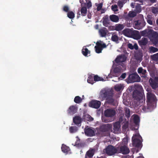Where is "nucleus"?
Returning a JSON list of instances; mask_svg holds the SVG:
<instances>
[{
	"mask_svg": "<svg viewBox=\"0 0 158 158\" xmlns=\"http://www.w3.org/2000/svg\"><path fill=\"white\" fill-rule=\"evenodd\" d=\"M111 40L112 41L118 43L119 37L118 35L113 33L112 34V36L111 38Z\"/></svg>",
	"mask_w": 158,
	"mask_h": 158,
	"instance_id": "nucleus-32",
	"label": "nucleus"
},
{
	"mask_svg": "<svg viewBox=\"0 0 158 158\" xmlns=\"http://www.w3.org/2000/svg\"><path fill=\"white\" fill-rule=\"evenodd\" d=\"M61 150L63 152L67 153L70 150V148L69 147L65 145H62L61 147Z\"/></svg>",
	"mask_w": 158,
	"mask_h": 158,
	"instance_id": "nucleus-34",
	"label": "nucleus"
},
{
	"mask_svg": "<svg viewBox=\"0 0 158 158\" xmlns=\"http://www.w3.org/2000/svg\"><path fill=\"white\" fill-rule=\"evenodd\" d=\"M146 97L147 104L154 107L156 104L157 101L155 95L151 92H148L147 93Z\"/></svg>",
	"mask_w": 158,
	"mask_h": 158,
	"instance_id": "nucleus-3",
	"label": "nucleus"
},
{
	"mask_svg": "<svg viewBox=\"0 0 158 158\" xmlns=\"http://www.w3.org/2000/svg\"><path fill=\"white\" fill-rule=\"evenodd\" d=\"M77 139L75 142L74 146H76L78 148H83L85 147L86 145V144L84 142H81L80 139L78 137H77Z\"/></svg>",
	"mask_w": 158,
	"mask_h": 158,
	"instance_id": "nucleus-18",
	"label": "nucleus"
},
{
	"mask_svg": "<svg viewBox=\"0 0 158 158\" xmlns=\"http://www.w3.org/2000/svg\"><path fill=\"white\" fill-rule=\"evenodd\" d=\"M101 105L100 101L97 100H93L89 103V106L95 109L99 108Z\"/></svg>",
	"mask_w": 158,
	"mask_h": 158,
	"instance_id": "nucleus-12",
	"label": "nucleus"
},
{
	"mask_svg": "<svg viewBox=\"0 0 158 158\" xmlns=\"http://www.w3.org/2000/svg\"><path fill=\"white\" fill-rule=\"evenodd\" d=\"M122 70V69L121 68L117 67L114 69V72L115 75H116L117 73H119L121 72Z\"/></svg>",
	"mask_w": 158,
	"mask_h": 158,
	"instance_id": "nucleus-49",
	"label": "nucleus"
},
{
	"mask_svg": "<svg viewBox=\"0 0 158 158\" xmlns=\"http://www.w3.org/2000/svg\"><path fill=\"white\" fill-rule=\"evenodd\" d=\"M80 2L81 4V6H83V4L84 5H85L86 4V2H84L83 0H80Z\"/></svg>",
	"mask_w": 158,
	"mask_h": 158,
	"instance_id": "nucleus-62",
	"label": "nucleus"
},
{
	"mask_svg": "<svg viewBox=\"0 0 158 158\" xmlns=\"http://www.w3.org/2000/svg\"><path fill=\"white\" fill-rule=\"evenodd\" d=\"M148 43V40L147 38L143 37L141 40H139L138 42L139 45L140 46H145Z\"/></svg>",
	"mask_w": 158,
	"mask_h": 158,
	"instance_id": "nucleus-24",
	"label": "nucleus"
},
{
	"mask_svg": "<svg viewBox=\"0 0 158 158\" xmlns=\"http://www.w3.org/2000/svg\"><path fill=\"white\" fill-rule=\"evenodd\" d=\"M77 110V107L75 106L72 105L70 106L67 111L68 114L70 115H72L75 114Z\"/></svg>",
	"mask_w": 158,
	"mask_h": 158,
	"instance_id": "nucleus-17",
	"label": "nucleus"
},
{
	"mask_svg": "<svg viewBox=\"0 0 158 158\" xmlns=\"http://www.w3.org/2000/svg\"><path fill=\"white\" fill-rule=\"evenodd\" d=\"M154 107L150 105H147V106H143L142 107V110L145 112H148L150 111L151 109L153 108Z\"/></svg>",
	"mask_w": 158,
	"mask_h": 158,
	"instance_id": "nucleus-31",
	"label": "nucleus"
},
{
	"mask_svg": "<svg viewBox=\"0 0 158 158\" xmlns=\"http://www.w3.org/2000/svg\"><path fill=\"white\" fill-rule=\"evenodd\" d=\"M105 150L106 153L109 156L118 154L117 144L115 147L112 145H109L106 148Z\"/></svg>",
	"mask_w": 158,
	"mask_h": 158,
	"instance_id": "nucleus-4",
	"label": "nucleus"
},
{
	"mask_svg": "<svg viewBox=\"0 0 158 158\" xmlns=\"http://www.w3.org/2000/svg\"><path fill=\"white\" fill-rule=\"evenodd\" d=\"M136 15V13L134 11H130L128 15V17L131 18L134 17Z\"/></svg>",
	"mask_w": 158,
	"mask_h": 158,
	"instance_id": "nucleus-45",
	"label": "nucleus"
},
{
	"mask_svg": "<svg viewBox=\"0 0 158 158\" xmlns=\"http://www.w3.org/2000/svg\"><path fill=\"white\" fill-rule=\"evenodd\" d=\"M108 31L106 28L104 27L100 29L99 31V33L102 37H105L106 36Z\"/></svg>",
	"mask_w": 158,
	"mask_h": 158,
	"instance_id": "nucleus-23",
	"label": "nucleus"
},
{
	"mask_svg": "<svg viewBox=\"0 0 158 158\" xmlns=\"http://www.w3.org/2000/svg\"><path fill=\"white\" fill-rule=\"evenodd\" d=\"M85 2L87 3L86 6L88 8H89L92 6V3L90 0H88L87 1L86 0Z\"/></svg>",
	"mask_w": 158,
	"mask_h": 158,
	"instance_id": "nucleus-52",
	"label": "nucleus"
},
{
	"mask_svg": "<svg viewBox=\"0 0 158 158\" xmlns=\"http://www.w3.org/2000/svg\"><path fill=\"white\" fill-rule=\"evenodd\" d=\"M120 123L119 122H117L114 123L113 130L114 133H116L118 132L120 127Z\"/></svg>",
	"mask_w": 158,
	"mask_h": 158,
	"instance_id": "nucleus-22",
	"label": "nucleus"
},
{
	"mask_svg": "<svg viewBox=\"0 0 158 158\" xmlns=\"http://www.w3.org/2000/svg\"><path fill=\"white\" fill-rule=\"evenodd\" d=\"M135 87L139 89H136L133 93L132 97L134 99V104L136 106H142L145 103V96L143 92L142 86L139 85H135Z\"/></svg>",
	"mask_w": 158,
	"mask_h": 158,
	"instance_id": "nucleus-1",
	"label": "nucleus"
},
{
	"mask_svg": "<svg viewBox=\"0 0 158 158\" xmlns=\"http://www.w3.org/2000/svg\"><path fill=\"white\" fill-rule=\"evenodd\" d=\"M158 52V48H156L150 46L149 47L148 49V52L149 53L152 54Z\"/></svg>",
	"mask_w": 158,
	"mask_h": 158,
	"instance_id": "nucleus-30",
	"label": "nucleus"
},
{
	"mask_svg": "<svg viewBox=\"0 0 158 158\" xmlns=\"http://www.w3.org/2000/svg\"><path fill=\"white\" fill-rule=\"evenodd\" d=\"M142 55L141 53H136L134 56L135 59L139 61H141L142 60Z\"/></svg>",
	"mask_w": 158,
	"mask_h": 158,
	"instance_id": "nucleus-36",
	"label": "nucleus"
},
{
	"mask_svg": "<svg viewBox=\"0 0 158 158\" xmlns=\"http://www.w3.org/2000/svg\"><path fill=\"white\" fill-rule=\"evenodd\" d=\"M123 34L126 36L130 37L133 34V31L129 28H125L122 31Z\"/></svg>",
	"mask_w": 158,
	"mask_h": 158,
	"instance_id": "nucleus-19",
	"label": "nucleus"
},
{
	"mask_svg": "<svg viewBox=\"0 0 158 158\" xmlns=\"http://www.w3.org/2000/svg\"><path fill=\"white\" fill-rule=\"evenodd\" d=\"M122 88V86L121 84L116 85L114 87V89L117 91H120Z\"/></svg>",
	"mask_w": 158,
	"mask_h": 158,
	"instance_id": "nucleus-47",
	"label": "nucleus"
},
{
	"mask_svg": "<svg viewBox=\"0 0 158 158\" xmlns=\"http://www.w3.org/2000/svg\"><path fill=\"white\" fill-rule=\"evenodd\" d=\"M141 35L143 36H145L148 35V32L147 30H144L141 32L140 33Z\"/></svg>",
	"mask_w": 158,
	"mask_h": 158,
	"instance_id": "nucleus-53",
	"label": "nucleus"
},
{
	"mask_svg": "<svg viewBox=\"0 0 158 158\" xmlns=\"http://www.w3.org/2000/svg\"><path fill=\"white\" fill-rule=\"evenodd\" d=\"M69 10V8L68 6H64L63 7V10L66 12H68Z\"/></svg>",
	"mask_w": 158,
	"mask_h": 158,
	"instance_id": "nucleus-56",
	"label": "nucleus"
},
{
	"mask_svg": "<svg viewBox=\"0 0 158 158\" xmlns=\"http://www.w3.org/2000/svg\"><path fill=\"white\" fill-rule=\"evenodd\" d=\"M141 11V7L139 5H137L135 7V12L136 13H140Z\"/></svg>",
	"mask_w": 158,
	"mask_h": 158,
	"instance_id": "nucleus-48",
	"label": "nucleus"
},
{
	"mask_svg": "<svg viewBox=\"0 0 158 158\" xmlns=\"http://www.w3.org/2000/svg\"><path fill=\"white\" fill-rule=\"evenodd\" d=\"M137 36V38H140V36L139 34V33H138V34H137L136 35Z\"/></svg>",
	"mask_w": 158,
	"mask_h": 158,
	"instance_id": "nucleus-64",
	"label": "nucleus"
},
{
	"mask_svg": "<svg viewBox=\"0 0 158 158\" xmlns=\"http://www.w3.org/2000/svg\"><path fill=\"white\" fill-rule=\"evenodd\" d=\"M131 6L132 8H134V3H131Z\"/></svg>",
	"mask_w": 158,
	"mask_h": 158,
	"instance_id": "nucleus-63",
	"label": "nucleus"
},
{
	"mask_svg": "<svg viewBox=\"0 0 158 158\" xmlns=\"http://www.w3.org/2000/svg\"><path fill=\"white\" fill-rule=\"evenodd\" d=\"M128 79V82L129 83L139 82L140 81V77L137 73H134L130 74Z\"/></svg>",
	"mask_w": 158,
	"mask_h": 158,
	"instance_id": "nucleus-7",
	"label": "nucleus"
},
{
	"mask_svg": "<svg viewBox=\"0 0 158 158\" xmlns=\"http://www.w3.org/2000/svg\"><path fill=\"white\" fill-rule=\"evenodd\" d=\"M94 151L95 149H92L88 151L86 154L85 157L86 158L87 156L89 157H92L94 154Z\"/></svg>",
	"mask_w": 158,
	"mask_h": 158,
	"instance_id": "nucleus-28",
	"label": "nucleus"
},
{
	"mask_svg": "<svg viewBox=\"0 0 158 158\" xmlns=\"http://www.w3.org/2000/svg\"><path fill=\"white\" fill-rule=\"evenodd\" d=\"M151 58L154 61H157L158 60V53L154 54L151 56Z\"/></svg>",
	"mask_w": 158,
	"mask_h": 158,
	"instance_id": "nucleus-46",
	"label": "nucleus"
},
{
	"mask_svg": "<svg viewBox=\"0 0 158 158\" xmlns=\"http://www.w3.org/2000/svg\"><path fill=\"white\" fill-rule=\"evenodd\" d=\"M134 49L137 50L138 49V46L136 44H135L133 45Z\"/></svg>",
	"mask_w": 158,
	"mask_h": 158,
	"instance_id": "nucleus-61",
	"label": "nucleus"
},
{
	"mask_svg": "<svg viewBox=\"0 0 158 158\" xmlns=\"http://www.w3.org/2000/svg\"><path fill=\"white\" fill-rule=\"evenodd\" d=\"M152 12L155 14H156L158 12V8L156 7H153L152 9Z\"/></svg>",
	"mask_w": 158,
	"mask_h": 158,
	"instance_id": "nucleus-54",
	"label": "nucleus"
},
{
	"mask_svg": "<svg viewBox=\"0 0 158 158\" xmlns=\"http://www.w3.org/2000/svg\"><path fill=\"white\" fill-rule=\"evenodd\" d=\"M94 80L95 81H104V79L102 77H100L97 75H94Z\"/></svg>",
	"mask_w": 158,
	"mask_h": 158,
	"instance_id": "nucleus-41",
	"label": "nucleus"
},
{
	"mask_svg": "<svg viewBox=\"0 0 158 158\" xmlns=\"http://www.w3.org/2000/svg\"><path fill=\"white\" fill-rule=\"evenodd\" d=\"M115 114V110L113 109H108L104 111L105 116L107 117H113Z\"/></svg>",
	"mask_w": 158,
	"mask_h": 158,
	"instance_id": "nucleus-13",
	"label": "nucleus"
},
{
	"mask_svg": "<svg viewBox=\"0 0 158 158\" xmlns=\"http://www.w3.org/2000/svg\"><path fill=\"white\" fill-rule=\"evenodd\" d=\"M124 4V2L122 0H119L117 2L118 5L120 8H121L123 7Z\"/></svg>",
	"mask_w": 158,
	"mask_h": 158,
	"instance_id": "nucleus-51",
	"label": "nucleus"
},
{
	"mask_svg": "<svg viewBox=\"0 0 158 158\" xmlns=\"http://www.w3.org/2000/svg\"><path fill=\"white\" fill-rule=\"evenodd\" d=\"M126 77V73H123L122 75L120 76L119 78H121L122 79H124Z\"/></svg>",
	"mask_w": 158,
	"mask_h": 158,
	"instance_id": "nucleus-60",
	"label": "nucleus"
},
{
	"mask_svg": "<svg viewBox=\"0 0 158 158\" xmlns=\"http://www.w3.org/2000/svg\"><path fill=\"white\" fill-rule=\"evenodd\" d=\"M74 101L76 103H79L82 102V99L79 96H77L75 97Z\"/></svg>",
	"mask_w": 158,
	"mask_h": 158,
	"instance_id": "nucleus-42",
	"label": "nucleus"
},
{
	"mask_svg": "<svg viewBox=\"0 0 158 158\" xmlns=\"http://www.w3.org/2000/svg\"><path fill=\"white\" fill-rule=\"evenodd\" d=\"M151 41L155 46L158 47V33L157 32L155 31L153 33Z\"/></svg>",
	"mask_w": 158,
	"mask_h": 158,
	"instance_id": "nucleus-14",
	"label": "nucleus"
},
{
	"mask_svg": "<svg viewBox=\"0 0 158 158\" xmlns=\"http://www.w3.org/2000/svg\"><path fill=\"white\" fill-rule=\"evenodd\" d=\"M67 16L70 19H73L75 17V14L72 11L68 12L67 14Z\"/></svg>",
	"mask_w": 158,
	"mask_h": 158,
	"instance_id": "nucleus-43",
	"label": "nucleus"
},
{
	"mask_svg": "<svg viewBox=\"0 0 158 158\" xmlns=\"http://www.w3.org/2000/svg\"><path fill=\"white\" fill-rule=\"evenodd\" d=\"M110 20L114 22H117L119 21V18L118 17L115 15H110L109 17Z\"/></svg>",
	"mask_w": 158,
	"mask_h": 158,
	"instance_id": "nucleus-25",
	"label": "nucleus"
},
{
	"mask_svg": "<svg viewBox=\"0 0 158 158\" xmlns=\"http://www.w3.org/2000/svg\"><path fill=\"white\" fill-rule=\"evenodd\" d=\"M73 122L77 126L80 127L81 125V118L79 116H76L73 118Z\"/></svg>",
	"mask_w": 158,
	"mask_h": 158,
	"instance_id": "nucleus-21",
	"label": "nucleus"
},
{
	"mask_svg": "<svg viewBox=\"0 0 158 158\" xmlns=\"http://www.w3.org/2000/svg\"><path fill=\"white\" fill-rule=\"evenodd\" d=\"M133 24L134 28L140 30L142 28L145 26V22L144 19L134 21Z\"/></svg>",
	"mask_w": 158,
	"mask_h": 158,
	"instance_id": "nucleus-9",
	"label": "nucleus"
},
{
	"mask_svg": "<svg viewBox=\"0 0 158 158\" xmlns=\"http://www.w3.org/2000/svg\"><path fill=\"white\" fill-rule=\"evenodd\" d=\"M142 138L139 133L134 135L132 138V143L133 146L137 148L141 146V142L140 138Z\"/></svg>",
	"mask_w": 158,
	"mask_h": 158,
	"instance_id": "nucleus-6",
	"label": "nucleus"
},
{
	"mask_svg": "<svg viewBox=\"0 0 158 158\" xmlns=\"http://www.w3.org/2000/svg\"><path fill=\"white\" fill-rule=\"evenodd\" d=\"M118 153H122L125 155L128 154L130 152V150L127 146L120 145L117 144Z\"/></svg>",
	"mask_w": 158,
	"mask_h": 158,
	"instance_id": "nucleus-8",
	"label": "nucleus"
},
{
	"mask_svg": "<svg viewBox=\"0 0 158 158\" xmlns=\"http://www.w3.org/2000/svg\"><path fill=\"white\" fill-rule=\"evenodd\" d=\"M96 6H97V10L98 11L100 10L102 7L103 4L102 3L97 4L96 3Z\"/></svg>",
	"mask_w": 158,
	"mask_h": 158,
	"instance_id": "nucleus-50",
	"label": "nucleus"
},
{
	"mask_svg": "<svg viewBox=\"0 0 158 158\" xmlns=\"http://www.w3.org/2000/svg\"><path fill=\"white\" fill-rule=\"evenodd\" d=\"M138 72L139 74H142L143 77H146V76L147 71L146 69H144L141 67L138 68Z\"/></svg>",
	"mask_w": 158,
	"mask_h": 158,
	"instance_id": "nucleus-26",
	"label": "nucleus"
},
{
	"mask_svg": "<svg viewBox=\"0 0 158 158\" xmlns=\"http://www.w3.org/2000/svg\"><path fill=\"white\" fill-rule=\"evenodd\" d=\"M147 21V23L151 25H153V21H154V19L152 17V15H147V18H146Z\"/></svg>",
	"mask_w": 158,
	"mask_h": 158,
	"instance_id": "nucleus-29",
	"label": "nucleus"
},
{
	"mask_svg": "<svg viewBox=\"0 0 158 158\" xmlns=\"http://www.w3.org/2000/svg\"><path fill=\"white\" fill-rule=\"evenodd\" d=\"M94 74H92L91 75H90L88 77V78L87 79V82L88 83L91 84H93L94 83Z\"/></svg>",
	"mask_w": 158,
	"mask_h": 158,
	"instance_id": "nucleus-35",
	"label": "nucleus"
},
{
	"mask_svg": "<svg viewBox=\"0 0 158 158\" xmlns=\"http://www.w3.org/2000/svg\"><path fill=\"white\" fill-rule=\"evenodd\" d=\"M133 122L134 123L136 126L139 125V118L138 115H135L133 118Z\"/></svg>",
	"mask_w": 158,
	"mask_h": 158,
	"instance_id": "nucleus-38",
	"label": "nucleus"
},
{
	"mask_svg": "<svg viewBox=\"0 0 158 158\" xmlns=\"http://www.w3.org/2000/svg\"><path fill=\"white\" fill-rule=\"evenodd\" d=\"M103 23L104 26L107 27L109 24V20L107 17L103 18Z\"/></svg>",
	"mask_w": 158,
	"mask_h": 158,
	"instance_id": "nucleus-40",
	"label": "nucleus"
},
{
	"mask_svg": "<svg viewBox=\"0 0 158 158\" xmlns=\"http://www.w3.org/2000/svg\"><path fill=\"white\" fill-rule=\"evenodd\" d=\"M117 6L116 5H114L111 6V9L114 11H117L118 10Z\"/></svg>",
	"mask_w": 158,
	"mask_h": 158,
	"instance_id": "nucleus-55",
	"label": "nucleus"
},
{
	"mask_svg": "<svg viewBox=\"0 0 158 158\" xmlns=\"http://www.w3.org/2000/svg\"><path fill=\"white\" fill-rule=\"evenodd\" d=\"M149 81L153 89H155L158 87V76L155 77L154 79L151 78Z\"/></svg>",
	"mask_w": 158,
	"mask_h": 158,
	"instance_id": "nucleus-11",
	"label": "nucleus"
},
{
	"mask_svg": "<svg viewBox=\"0 0 158 158\" xmlns=\"http://www.w3.org/2000/svg\"><path fill=\"white\" fill-rule=\"evenodd\" d=\"M128 122L125 123L122 127L123 129H126L128 127Z\"/></svg>",
	"mask_w": 158,
	"mask_h": 158,
	"instance_id": "nucleus-57",
	"label": "nucleus"
},
{
	"mask_svg": "<svg viewBox=\"0 0 158 158\" xmlns=\"http://www.w3.org/2000/svg\"><path fill=\"white\" fill-rule=\"evenodd\" d=\"M84 132L85 135L89 136H92L95 135V131L91 128H85Z\"/></svg>",
	"mask_w": 158,
	"mask_h": 158,
	"instance_id": "nucleus-16",
	"label": "nucleus"
},
{
	"mask_svg": "<svg viewBox=\"0 0 158 158\" xmlns=\"http://www.w3.org/2000/svg\"><path fill=\"white\" fill-rule=\"evenodd\" d=\"M126 57L124 55H119L115 59V62L118 63L124 62L126 60Z\"/></svg>",
	"mask_w": 158,
	"mask_h": 158,
	"instance_id": "nucleus-20",
	"label": "nucleus"
},
{
	"mask_svg": "<svg viewBox=\"0 0 158 158\" xmlns=\"http://www.w3.org/2000/svg\"><path fill=\"white\" fill-rule=\"evenodd\" d=\"M114 27L115 30L119 31H121L124 28V26L123 24H118L115 25Z\"/></svg>",
	"mask_w": 158,
	"mask_h": 158,
	"instance_id": "nucleus-27",
	"label": "nucleus"
},
{
	"mask_svg": "<svg viewBox=\"0 0 158 158\" xmlns=\"http://www.w3.org/2000/svg\"><path fill=\"white\" fill-rule=\"evenodd\" d=\"M112 127L113 125L112 124H103L100 127V130L102 132H107L106 135L105 136H110V132H112Z\"/></svg>",
	"mask_w": 158,
	"mask_h": 158,
	"instance_id": "nucleus-5",
	"label": "nucleus"
},
{
	"mask_svg": "<svg viewBox=\"0 0 158 158\" xmlns=\"http://www.w3.org/2000/svg\"><path fill=\"white\" fill-rule=\"evenodd\" d=\"M81 8L80 10H78V12H77V18L80 17V15L82 16H85L87 14V10L86 7L85 6H81Z\"/></svg>",
	"mask_w": 158,
	"mask_h": 158,
	"instance_id": "nucleus-15",
	"label": "nucleus"
},
{
	"mask_svg": "<svg viewBox=\"0 0 158 158\" xmlns=\"http://www.w3.org/2000/svg\"><path fill=\"white\" fill-rule=\"evenodd\" d=\"M82 54L85 56H88V54H90V52L88 48L83 47L82 50Z\"/></svg>",
	"mask_w": 158,
	"mask_h": 158,
	"instance_id": "nucleus-33",
	"label": "nucleus"
},
{
	"mask_svg": "<svg viewBox=\"0 0 158 158\" xmlns=\"http://www.w3.org/2000/svg\"><path fill=\"white\" fill-rule=\"evenodd\" d=\"M124 110L126 117L127 118H129L130 116V109L128 108H124Z\"/></svg>",
	"mask_w": 158,
	"mask_h": 158,
	"instance_id": "nucleus-44",
	"label": "nucleus"
},
{
	"mask_svg": "<svg viewBox=\"0 0 158 158\" xmlns=\"http://www.w3.org/2000/svg\"><path fill=\"white\" fill-rule=\"evenodd\" d=\"M128 47L129 48L131 49H134L133 45L129 43L128 44Z\"/></svg>",
	"mask_w": 158,
	"mask_h": 158,
	"instance_id": "nucleus-59",
	"label": "nucleus"
},
{
	"mask_svg": "<svg viewBox=\"0 0 158 158\" xmlns=\"http://www.w3.org/2000/svg\"><path fill=\"white\" fill-rule=\"evenodd\" d=\"M78 129L76 126H71L69 128V132L71 133L76 132L77 131Z\"/></svg>",
	"mask_w": 158,
	"mask_h": 158,
	"instance_id": "nucleus-39",
	"label": "nucleus"
},
{
	"mask_svg": "<svg viewBox=\"0 0 158 158\" xmlns=\"http://www.w3.org/2000/svg\"><path fill=\"white\" fill-rule=\"evenodd\" d=\"M106 45L105 43L102 44L101 42H97L96 44V45L94 48L95 52L97 53H99L102 52V51L103 48H106Z\"/></svg>",
	"mask_w": 158,
	"mask_h": 158,
	"instance_id": "nucleus-10",
	"label": "nucleus"
},
{
	"mask_svg": "<svg viewBox=\"0 0 158 158\" xmlns=\"http://www.w3.org/2000/svg\"><path fill=\"white\" fill-rule=\"evenodd\" d=\"M87 118H88L87 120L89 121H91L94 120L93 118L90 115H88Z\"/></svg>",
	"mask_w": 158,
	"mask_h": 158,
	"instance_id": "nucleus-58",
	"label": "nucleus"
},
{
	"mask_svg": "<svg viewBox=\"0 0 158 158\" xmlns=\"http://www.w3.org/2000/svg\"><path fill=\"white\" fill-rule=\"evenodd\" d=\"M128 143V139L127 138H124L122 140L121 142L118 143L117 144H119L120 145H125L127 146Z\"/></svg>",
	"mask_w": 158,
	"mask_h": 158,
	"instance_id": "nucleus-37",
	"label": "nucleus"
},
{
	"mask_svg": "<svg viewBox=\"0 0 158 158\" xmlns=\"http://www.w3.org/2000/svg\"><path fill=\"white\" fill-rule=\"evenodd\" d=\"M113 96V93L110 90L103 89L100 92L99 98L102 101L106 100L107 103L111 104L114 102Z\"/></svg>",
	"mask_w": 158,
	"mask_h": 158,
	"instance_id": "nucleus-2",
	"label": "nucleus"
}]
</instances>
